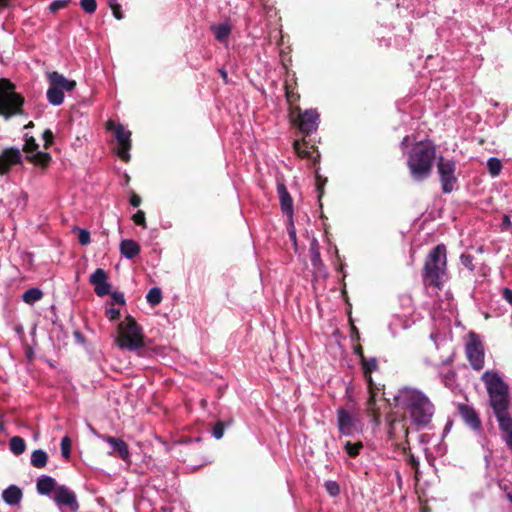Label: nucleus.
Returning a JSON list of instances; mask_svg holds the SVG:
<instances>
[{"instance_id":"1","label":"nucleus","mask_w":512,"mask_h":512,"mask_svg":"<svg viewBox=\"0 0 512 512\" xmlns=\"http://www.w3.org/2000/svg\"><path fill=\"white\" fill-rule=\"evenodd\" d=\"M401 406L410 416L411 423L417 430L427 427L435 413V406L432 401L419 390H405L399 396Z\"/></svg>"},{"instance_id":"2","label":"nucleus","mask_w":512,"mask_h":512,"mask_svg":"<svg viewBox=\"0 0 512 512\" xmlns=\"http://www.w3.org/2000/svg\"><path fill=\"white\" fill-rule=\"evenodd\" d=\"M436 159V146L432 141H419L410 149L407 156V167L412 179L422 182L432 174Z\"/></svg>"},{"instance_id":"3","label":"nucleus","mask_w":512,"mask_h":512,"mask_svg":"<svg viewBox=\"0 0 512 512\" xmlns=\"http://www.w3.org/2000/svg\"><path fill=\"white\" fill-rule=\"evenodd\" d=\"M447 275V249L436 245L426 256L422 269V280L426 286L442 289Z\"/></svg>"},{"instance_id":"4","label":"nucleus","mask_w":512,"mask_h":512,"mask_svg":"<svg viewBox=\"0 0 512 512\" xmlns=\"http://www.w3.org/2000/svg\"><path fill=\"white\" fill-rule=\"evenodd\" d=\"M15 84L7 78L0 79V115L9 119L16 115H23L24 97L15 92Z\"/></svg>"},{"instance_id":"5","label":"nucleus","mask_w":512,"mask_h":512,"mask_svg":"<svg viewBox=\"0 0 512 512\" xmlns=\"http://www.w3.org/2000/svg\"><path fill=\"white\" fill-rule=\"evenodd\" d=\"M489 401L498 421L499 429L504 434L505 444L512 451V417L509 413V391L502 393L501 396L491 395Z\"/></svg>"},{"instance_id":"6","label":"nucleus","mask_w":512,"mask_h":512,"mask_svg":"<svg viewBox=\"0 0 512 512\" xmlns=\"http://www.w3.org/2000/svg\"><path fill=\"white\" fill-rule=\"evenodd\" d=\"M118 332L116 343L121 349L135 351L144 347L142 327L131 315L126 316L125 320L119 323Z\"/></svg>"},{"instance_id":"7","label":"nucleus","mask_w":512,"mask_h":512,"mask_svg":"<svg viewBox=\"0 0 512 512\" xmlns=\"http://www.w3.org/2000/svg\"><path fill=\"white\" fill-rule=\"evenodd\" d=\"M363 371L364 378L367 382L369 397L366 402V411L373 421L378 424L380 419V411L376 405V396L381 390L373 381L372 373L379 369L378 361L375 357L363 358L360 363Z\"/></svg>"},{"instance_id":"8","label":"nucleus","mask_w":512,"mask_h":512,"mask_svg":"<svg viewBox=\"0 0 512 512\" xmlns=\"http://www.w3.org/2000/svg\"><path fill=\"white\" fill-rule=\"evenodd\" d=\"M290 115L295 116L293 122L300 132L304 134V137L317 130L320 115L316 109H308L302 112L299 106H295V110L291 111Z\"/></svg>"},{"instance_id":"9","label":"nucleus","mask_w":512,"mask_h":512,"mask_svg":"<svg viewBox=\"0 0 512 512\" xmlns=\"http://www.w3.org/2000/svg\"><path fill=\"white\" fill-rule=\"evenodd\" d=\"M437 171L443 193H451L457 184V177L455 176L456 162L440 156L437 161Z\"/></svg>"},{"instance_id":"10","label":"nucleus","mask_w":512,"mask_h":512,"mask_svg":"<svg viewBox=\"0 0 512 512\" xmlns=\"http://www.w3.org/2000/svg\"><path fill=\"white\" fill-rule=\"evenodd\" d=\"M106 129L113 130L115 132V138L118 142L116 154L121 160L128 162L130 160L129 151L132 147L131 132L126 130L122 124H116L112 120L107 121Z\"/></svg>"},{"instance_id":"11","label":"nucleus","mask_w":512,"mask_h":512,"mask_svg":"<svg viewBox=\"0 0 512 512\" xmlns=\"http://www.w3.org/2000/svg\"><path fill=\"white\" fill-rule=\"evenodd\" d=\"M465 353L474 370L480 371L483 369L484 347L479 336L475 332H470L469 334V341L465 345Z\"/></svg>"},{"instance_id":"12","label":"nucleus","mask_w":512,"mask_h":512,"mask_svg":"<svg viewBox=\"0 0 512 512\" xmlns=\"http://www.w3.org/2000/svg\"><path fill=\"white\" fill-rule=\"evenodd\" d=\"M388 435L389 438L395 443L404 441V445L402 447L404 453H406L407 450L410 451L408 440L409 428L406 424V418L404 416L393 418L389 421Z\"/></svg>"},{"instance_id":"13","label":"nucleus","mask_w":512,"mask_h":512,"mask_svg":"<svg viewBox=\"0 0 512 512\" xmlns=\"http://www.w3.org/2000/svg\"><path fill=\"white\" fill-rule=\"evenodd\" d=\"M337 424L340 433L345 436H352L360 431L359 421L343 407L337 409Z\"/></svg>"},{"instance_id":"14","label":"nucleus","mask_w":512,"mask_h":512,"mask_svg":"<svg viewBox=\"0 0 512 512\" xmlns=\"http://www.w3.org/2000/svg\"><path fill=\"white\" fill-rule=\"evenodd\" d=\"M481 380L484 382L489 396L495 394L501 396L502 393L509 391L508 385L497 372L486 371L481 376Z\"/></svg>"},{"instance_id":"15","label":"nucleus","mask_w":512,"mask_h":512,"mask_svg":"<svg viewBox=\"0 0 512 512\" xmlns=\"http://www.w3.org/2000/svg\"><path fill=\"white\" fill-rule=\"evenodd\" d=\"M458 413L463 422L474 431L482 428V421L477 411L470 405L460 403L457 405Z\"/></svg>"},{"instance_id":"16","label":"nucleus","mask_w":512,"mask_h":512,"mask_svg":"<svg viewBox=\"0 0 512 512\" xmlns=\"http://www.w3.org/2000/svg\"><path fill=\"white\" fill-rule=\"evenodd\" d=\"M54 501L57 505H64L69 507L73 512H76L80 508V504L77 500L76 494L67 488L66 486H58L54 495Z\"/></svg>"},{"instance_id":"17","label":"nucleus","mask_w":512,"mask_h":512,"mask_svg":"<svg viewBox=\"0 0 512 512\" xmlns=\"http://www.w3.org/2000/svg\"><path fill=\"white\" fill-rule=\"evenodd\" d=\"M293 148L299 157L311 159L313 165H316L319 162L320 154L317 147L314 144L310 145L306 137H303L301 141L295 140Z\"/></svg>"},{"instance_id":"18","label":"nucleus","mask_w":512,"mask_h":512,"mask_svg":"<svg viewBox=\"0 0 512 512\" xmlns=\"http://www.w3.org/2000/svg\"><path fill=\"white\" fill-rule=\"evenodd\" d=\"M22 161V155L17 148H6L0 154V175H4L9 172L13 165L20 164Z\"/></svg>"},{"instance_id":"19","label":"nucleus","mask_w":512,"mask_h":512,"mask_svg":"<svg viewBox=\"0 0 512 512\" xmlns=\"http://www.w3.org/2000/svg\"><path fill=\"white\" fill-rule=\"evenodd\" d=\"M107 278V273L102 268L96 269L90 276V283L94 286V291L99 297L110 294L111 285Z\"/></svg>"},{"instance_id":"20","label":"nucleus","mask_w":512,"mask_h":512,"mask_svg":"<svg viewBox=\"0 0 512 512\" xmlns=\"http://www.w3.org/2000/svg\"><path fill=\"white\" fill-rule=\"evenodd\" d=\"M285 97L290 106V112L295 110V106L300 100V94L297 91V79L295 74L288 76L284 83Z\"/></svg>"},{"instance_id":"21","label":"nucleus","mask_w":512,"mask_h":512,"mask_svg":"<svg viewBox=\"0 0 512 512\" xmlns=\"http://www.w3.org/2000/svg\"><path fill=\"white\" fill-rule=\"evenodd\" d=\"M282 212L291 220L294 214L293 199L283 183L277 185Z\"/></svg>"},{"instance_id":"22","label":"nucleus","mask_w":512,"mask_h":512,"mask_svg":"<svg viewBox=\"0 0 512 512\" xmlns=\"http://www.w3.org/2000/svg\"><path fill=\"white\" fill-rule=\"evenodd\" d=\"M49 84H52L60 90L70 92L75 89L76 82L65 78L62 74L57 71H53L48 74Z\"/></svg>"},{"instance_id":"23","label":"nucleus","mask_w":512,"mask_h":512,"mask_svg":"<svg viewBox=\"0 0 512 512\" xmlns=\"http://www.w3.org/2000/svg\"><path fill=\"white\" fill-rule=\"evenodd\" d=\"M22 498L23 492L21 488L16 485H10L2 492L3 501L10 506L18 505Z\"/></svg>"},{"instance_id":"24","label":"nucleus","mask_w":512,"mask_h":512,"mask_svg":"<svg viewBox=\"0 0 512 512\" xmlns=\"http://www.w3.org/2000/svg\"><path fill=\"white\" fill-rule=\"evenodd\" d=\"M140 251V245L134 240L125 239L120 243V252L128 259L135 258L139 255Z\"/></svg>"},{"instance_id":"25","label":"nucleus","mask_w":512,"mask_h":512,"mask_svg":"<svg viewBox=\"0 0 512 512\" xmlns=\"http://www.w3.org/2000/svg\"><path fill=\"white\" fill-rule=\"evenodd\" d=\"M106 440L111 445L113 450L115 452H117L118 456L122 460H128L129 455H130L129 454V450H128V445L122 439H118V438H115V437H112V436H108L106 438Z\"/></svg>"},{"instance_id":"26","label":"nucleus","mask_w":512,"mask_h":512,"mask_svg":"<svg viewBox=\"0 0 512 512\" xmlns=\"http://www.w3.org/2000/svg\"><path fill=\"white\" fill-rule=\"evenodd\" d=\"M57 483L54 478L50 476H41L37 480L36 488L38 493L42 495L50 494L54 489L57 488Z\"/></svg>"},{"instance_id":"27","label":"nucleus","mask_w":512,"mask_h":512,"mask_svg":"<svg viewBox=\"0 0 512 512\" xmlns=\"http://www.w3.org/2000/svg\"><path fill=\"white\" fill-rule=\"evenodd\" d=\"M26 159L36 166L46 168L50 164L52 157L47 152L37 151L31 155H27Z\"/></svg>"},{"instance_id":"28","label":"nucleus","mask_w":512,"mask_h":512,"mask_svg":"<svg viewBox=\"0 0 512 512\" xmlns=\"http://www.w3.org/2000/svg\"><path fill=\"white\" fill-rule=\"evenodd\" d=\"M47 100L50 104L59 106L64 101V92L56 86L49 84V88L47 90Z\"/></svg>"},{"instance_id":"29","label":"nucleus","mask_w":512,"mask_h":512,"mask_svg":"<svg viewBox=\"0 0 512 512\" xmlns=\"http://www.w3.org/2000/svg\"><path fill=\"white\" fill-rule=\"evenodd\" d=\"M48 462V455L42 449H36L31 454V465L35 468H44Z\"/></svg>"},{"instance_id":"30","label":"nucleus","mask_w":512,"mask_h":512,"mask_svg":"<svg viewBox=\"0 0 512 512\" xmlns=\"http://www.w3.org/2000/svg\"><path fill=\"white\" fill-rule=\"evenodd\" d=\"M9 447L13 454L21 455L26 449V443L20 436H13L9 441Z\"/></svg>"},{"instance_id":"31","label":"nucleus","mask_w":512,"mask_h":512,"mask_svg":"<svg viewBox=\"0 0 512 512\" xmlns=\"http://www.w3.org/2000/svg\"><path fill=\"white\" fill-rule=\"evenodd\" d=\"M43 297V292L38 288H30L22 295V300L27 304H33Z\"/></svg>"},{"instance_id":"32","label":"nucleus","mask_w":512,"mask_h":512,"mask_svg":"<svg viewBox=\"0 0 512 512\" xmlns=\"http://www.w3.org/2000/svg\"><path fill=\"white\" fill-rule=\"evenodd\" d=\"M212 30L214 32L215 38L220 42L225 41L231 33V28L227 24L213 26Z\"/></svg>"},{"instance_id":"33","label":"nucleus","mask_w":512,"mask_h":512,"mask_svg":"<svg viewBox=\"0 0 512 512\" xmlns=\"http://www.w3.org/2000/svg\"><path fill=\"white\" fill-rule=\"evenodd\" d=\"M146 300L152 306L160 304L162 301L161 289L158 287L151 288L146 295Z\"/></svg>"},{"instance_id":"34","label":"nucleus","mask_w":512,"mask_h":512,"mask_svg":"<svg viewBox=\"0 0 512 512\" xmlns=\"http://www.w3.org/2000/svg\"><path fill=\"white\" fill-rule=\"evenodd\" d=\"M363 448V443L361 441L352 443L350 441H347L344 445V450L346 453L352 457L355 458L359 455L360 450Z\"/></svg>"},{"instance_id":"35","label":"nucleus","mask_w":512,"mask_h":512,"mask_svg":"<svg viewBox=\"0 0 512 512\" xmlns=\"http://www.w3.org/2000/svg\"><path fill=\"white\" fill-rule=\"evenodd\" d=\"M487 168L491 176L496 177L500 174L502 163L498 158L491 157L487 161Z\"/></svg>"},{"instance_id":"36","label":"nucleus","mask_w":512,"mask_h":512,"mask_svg":"<svg viewBox=\"0 0 512 512\" xmlns=\"http://www.w3.org/2000/svg\"><path fill=\"white\" fill-rule=\"evenodd\" d=\"M232 423H233L232 419L228 423H225L223 421H217L212 428L213 437L215 439H221L223 437L225 428Z\"/></svg>"},{"instance_id":"37","label":"nucleus","mask_w":512,"mask_h":512,"mask_svg":"<svg viewBox=\"0 0 512 512\" xmlns=\"http://www.w3.org/2000/svg\"><path fill=\"white\" fill-rule=\"evenodd\" d=\"M39 145L36 142L35 138L33 136H27L25 139V144L23 147V151L27 153V155H31L38 151Z\"/></svg>"},{"instance_id":"38","label":"nucleus","mask_w":512,"mask_h":512,"mask_svg":"<svg viewBox=\"0 0 512 512\" xmlns=\"http://www.w3.org/2000/svg\"><path fill=\"white\" fill-rule=\"evenodd\" d=\"M61 454L66 460L70 459L72 442L68 436H64L61 440Z\"/></svg>"},{"instance_id":"39","label":"nucleus","mask_w":512,"mask_h":512,"mask_svg":"<svg viewBox=\"0 0 512 512\" xmlns=\"http://www.w3.org/2000/svg\"><path fill=\"white\" fill-rule=\"evenodd\" d=\"M315 179H316V189L318 191V200L320 202V206L322 207V204H321V198L324 194V185L326 184L327 182V179L326 178H323L318 170L315 171Z\"/></svg>"},{"instance_id":"40","label":"nucleus","mask_w":512,"mask_h":512,"mask_svg":"<svg viewBox=\"0 0 512 512\" xmlns=\"http://www.w3.org/2000/svg\"><path fill=\"white\" fill-rule=\"evenodd\" d=\"M324 487H325L327 493L332 497H336L340 493V486L336 481H332V480L326 481L324 484Z\"/></svg>"},{"instance_id":"41","label":"nucleus","mask_w":512,"mask_h":512,"mask_svg":"<svg viewBox=\"0 0 512 512\" xmlns=\"http://www.w3.org/2000/svg\"><path fill=\"white\" fill-rule=\"evenodd\" d=\"M80 6L86 13L92 14L97 8V2L96 0H81Z\"/></svg>"},{"instance_id":"42","label":"nucleus","mask_w":512,"mask_h":512,"mask_svg":"<svg viewBox=\"0 0 512 512\" xmlns=\"http://www.w3.org/2000/svg\"><path fill=\"white\" fill-rule=\"evenodd\" d=\"M109 6H110V8L112 10L113 16L117 20L123 19L124 16H123V13H122V10H121V5L119 3H117L116 0H110Z\"/></svg>"},{"instance_id":"43","label":"nucleus","mask_w":512,"mask_h":512,"mask_svg":"<svg viewBox=\"0 0 512 512\" xmlns=\"http://www.w3.org/2000/svg\"><path fill=\"white\" fill-rule=\"evenodd\" d=\"M78 241L82 246H86L91 242L90 232L86 229H78Z\"/></svg>"},{"instance_id":"44","label":"nucleus","mask_w":512,"mask_h":512,"mask_svg":"<svg viewBox=\"0 0 512 512\" xmlns=\"http://www.w3.org/2000/svg\"><path fill=\"white\" fill-rule=\"evenodd\" d=\"M132 220L133 222L138 225V226H141L143 228H146V218H145V213L144 211L142 210H138L133 216H132Z\"/></svg>"},{"instance_id":"45","label":"nucleus","mask_w":512,"mask_h":512,"mask_svg":"<svg viewBox=\"0 0 512 512\" xmlns=\"http://www.w3.org/2000/svg\"><path fill=\"white\" fill-rule=\"evenodd\" d=\"M473 260L474 258L470 254H462L460 256L461 264L467 267L470 271H473L475 268L473 265Z\"/></svg>"},{"instance_id":"46","label":"nucleus","mask_w":512,"mask_h":512,"mask_svg":"<svg viewBox=\"0 0 512 512\" xmlns=\"http://www.w3.org/2000/svg\"><path fill=\"white\" fill-rule=\"evenodd\" d=\"M42 137L44 140V147L46 149H48L53 144V141H54L53 132L50 129H46V130H44Z\"/></svg>"},{"instance_id":"47","label":"nucleus","mask_w":512,"mask_h":512,"mask_svg":"<svg viewBox=\"0 0 512 512\" xmlns=\"http://www.w3.org/2000/svg\"><path fill=\"white\" fill-rule=\"evenodd\" d=\"M69 3V0H55L53 1L49 8L52 12H56L62 8H65Z\"/></svg>"},{"instance_id":"48","label":"nucleus","mask_w":512,"mask_h":512,"mask_svg":"<svg viewBox=\"0 0 512 512\" xmlns=\"http://www.w3.org/2000/svg\"><path fill=\"white\" fill-rule=\"evenodd\" d=\"M349 323H350V328H351L350 329L351 330V335H350L351 339L353 341L359 342L360 341V333H359L358 328L355 326L354 321L351 317L349 318Z\"/></svg>"},{"instance_id":"49","label":"nucleus","mask_w":512,"mask_h":512,"mask_svg":"<svg viewBox=\"0 0 512 512\" xmlns=\"http://www.w3.org/2000/svg\"><path fill=\"white\" fill-rule=\"evenodd\" d=\"M111 294V298L113 300V304L125 305V298L122 292L114 291Z\"/></svg>"},{"instance_id":"50","label":"nucleus","mask_w":512,"mask_h":512,"mask_svg":"<svg viewBox=\"0 0 512 512\" xmlns=\"http://www.w3.org/2000/svg\"><path fill=\"white\" fill-rule=\"evenodd\" d=\"M106 316L111 321H116L120 318V310L115 308H109L106 310Z\"/></svg>"},{"instance_id":"51","label":"nucleus","mask_w":512,"mask_h":512,"mask_svg":"<svg viewBox=\"0 0 512 512\" xmlns=\"http://www.w3.org/2000/svg\"><path fill=\"white\" fill-rule=\"evenodd\" d=\"M129 202L133 207H139L142 199L135 191H131Z\"/></svg>"},{"instance_id":"52","label":"nucleus","mask_w":512,"mask_h":512,"mask_svg":"<svg viewBox=\"0 0 512 512\" xmlns=\"http://www.w3.org/2000/svg\"><path fill=\"white\" fill-rule=\"evenodd\" d=\"M407 462L416 472L418 471L419 461L413 454L409 455Z\"/></svg>"},{"instance_id":"53","label":"nucleus","mask_w":512,"mask_h":512,"mask_svg":"<svg viewBox=\"0 0 512 512\" xmlns=\"http://www.w3.org/2000/svg\"><path fill=\"white\" fill-rule=\"evenodd\" d=\"M354 354H356L359 357L360 363L363 361V358H366V356L364 355L363 347L360 344L354 346Z\"/></svg>"},{"instance_id":"54","label":"nucleus","mask_w":512,"mask_h":512,"mask_svg":"<svg viewBox=\"0 0 512 512\" xmlns=\"http://www.w3.org/2000/svg\"><path fill=\"white\" fill-rule=\"evenodd\" d=\"M503 298L509 303L512 305V290L509 289V288H504L503 289Z\"/></svg>"},{"instance_id":"55","label":"nucleus","mask_w":512,"mask_h":512,"mask_svg":"<svg viewBox=\"0 0 512 512\" xmlns=\"http://www.w3.org/2000/svg\"><path fill=\"white\" fill-rule=\"evenodd\" d=\"M288 233H289L290 239L293 241H296V232H295V229L293 226L291 227V229H289Z\"/></svg>"},{"instance_id":"56","label":"nucleus","mask_w":512,"mask_h":512,"mask_svg":"<svg viewBox=\"0 0 512 512\" xmlns=\"http://www.w3.org/2000/svg\"><path fill=\"white\" fill-rule=\"evenodd\" d=\"M219 73L222 77V79L225 81V83L228 82V74L224 69H219Z\"/></svg>"},{"instance_id":"57","label":"nucleus","mask_w":512,"mask_h":512,"mask_svg":"<svg viewBox=\"0 0 512 512\" xmlns=\"http://www.w3.org/2000/svg\"><path fill=\"white\" fill-rule=\"evenodd\" d=\"M311 261L313 265H316V262L320 261V254L318 252H315L311 258Z\"/></svg>"},{"instance_id":"58","label":"nucleus","mask_w":512,"mask_h":512,"mask_svg":"<svg viewBox=\"0 0 512 512\" xmlns=\"http://www.w3.org/2000/svg\"><path fill=\"white\" fill-rule=\"evenodd\" d=\"M510 223L511 222H510L509 217L505 215L504 218H503V224H510Z\"/></svg>"},{"instance_id":"59","label":"nucleus","mask_w":512,"mask_h":512,"mask_svg":"<svg viewBox=\"0 0 512 512\" xmlns=\"http://www.w3.org/2000/svg\"><path fill=\"white\" fill-rule=\"evenodd\" d=\"M32 127H34V123L32 121H30L28 124L25 125L26 129L32 128Z\"/></svg>"},{"instance_id":"60","label":"nucleus","mask_w":512,"mask_h":512,"mask_svg":"<svg viewBox=\"0 0 512 512\" xmlns=\"http://www.w3.org/2000/svg\"><path fill=\"white\" fill-rule=\"evenodd\" d=\"M506 497L512 504V492L507 493Z\"/></svg>"},{"instance_id":"61","label":"nucleus","mask_w":512,"mask_h":512,"mask_svg":"<svg viewBox=\"0 0 512 512\" xmlns=\"http://www.w3.org/2000/svg\"><path fill=\"white\" fill-rule=\"evenodd\" d=\"M9 0H0V6H6Z\"/></svg>"},{"instance_id":"62","label":"nucleus","mask_w":512,"mask_h":512,"mask_svg":"<svg viewBox=\"0 0 512 512\" xmlns=\"http://www.w3.org/2000/svg\"><path fill=\"white\" fill-rule=\"evenodd\" d=\"M75 337H76V338H79V339H82V338H83L82 334H81L80 332H78V331H77V332H75Z\"/></svg>"},{"instance_id":"63","label":"nucleus","mask_w":512,"mask_h":512,"mask_svg":"<svg viewBox=\"0 0 512 512\" xmlns=\"http://www.w3.org/2000/svg\"><path fill=\"white\" fill-rule=\"evenodd\" d=\"M451 425V423H448L447 426H446V430L449 429V426Z\"/></svg>"}]
</instances>
